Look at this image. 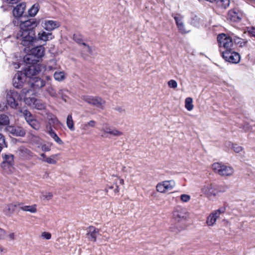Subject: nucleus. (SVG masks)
Here are the masks:
<instances>
[{
	"label": "nucleus",
	"instance_id": "f257e3e1",
	"mask_svg": "<svg viewBox=\"0 0 255 255\" xmlns=\"http://www.w3.org/2000/svg\"><path fill=\"white\" fill-rule=\"evenodd\" d=\"M30 90L24 88L21 93H19L14 89H10L6 91L5 99L6 105L11 109L18 110L20 108V102L22 99L23 95L26 96Z\"/></svg>",
	"mask_w": 255,
	"mask_h": 255
},
{
	"label": "nucleus",
	"instance_id": "f03ea898",
	"mask_svg": "<svg viewBox=\"0 0 255 255\" xmlns=\"http://www.w3.org/2000/svg\"><path fill=\"white\" fill-rule=\"evenodd\" d=\"M45 48L42 46H36L30 50L29 53L23 57L25 64L38 63L39 60L44 56Z\"/></svg>",
	"mask_w": 255,
	"mask_h": 255
},
{
	"label": "nucleus",
	"instance_id": "7ed1b4c3",
	"mask_svg": "<svg viewBox=\"0 0 255 255\" xmlns=\"http://www.w3.org/2000/svg\"><path fill=\"white\" fill-rule=\"evenodd\" d=\"M15 37L19 41H20L21 44L24 46H29L35 40V31L19 29Z\"/></svg>",
	"mask_w": 255,
	"mask_h": 255
},
{
	"label": "nucleus",
	"instance_id": "20e7f679",
	"mask_svg": "<svg viewBox=\"0 0 255 255\" xmlns=\"http://www.w3.org/2000/svg\"><path fill=\"white\" fill-rule=\"evenodd\" d=\"M217 41L222 54L234 49L232 38L226 34L222 33L218 35Z\"/></svg>",
	"mask_w": 255,
	"mask_h": 255
},
{
	"label": "nucleus",
	"instance_id": "39448f33",
	"mask_svg": "<svg viewBox=\"0 0 255 255\" xmlns=\"http://www.w3.org/2000/svg\"><path fill=\"white\" fill-rule=\"evenodd\" d=\"M212 168L215 173L222 176H230L234 172L233 167L219 162L213 163Z\"/></svg>",
	"mask_w": 255,
	"mask_h": 255
},
{
	"label": "nucleus",
	"instance_id": "423d86ee",
	"mask_svg": "<svg viewBox=\"0 0 255 255\" xmlns=\"http://www.w3.org/2000/svg\"><path fill=\"white\" fill-rule=\"evenodd\" d=\"M27 66L25 68L24 72L23 73L26 78L31 79L33 78L34 76L38 74L44 68V66L39 63L26 64Z\"/></svg>",
	"mask_w": 255,
	"mask_h": 255
},
{
	"label": "nucleus",
	"instance_id": "0eeeda50",
	"mask_svg": "<svg viewBox=\"0 0 255 255\" xmlns=\"http://www.w3.org/2000/svg\"><path fill=\"white\" fill-rule=\"evenodd\" d=\"M226 189L227 187H224L222 190H216L213 184L209 183H206L202 186L201 188V192L206 197L210 198L212 196H216L219 192H225Z\"/></svg>",
	"mask_w": 255,
	"mask_h": 255
},
{
	"label": "nucleus",
	"instance_id": "6e6552de",
	"mask_svg": "<svg viewBox=\"0 0 255 255\" xmlns=\"http://www.w3.org/2000/svg\"><path fill=\"white\" fill-rule=\"evenodd\" d=\"M100 130L102 132L101 136L105 138L108 137V134L115 136H120L123 134L122 132L117 130L115 128L111 127L107 124H104Z\"/></svg>",
	"mask_w": 255,
	"mask_h": 255
},
{
	"label": "nucleus",
	"instance_id": "1a4fd4ad",
	"mask_svg": "<svg viewBox=\"0 0 255 255\" xmlns=\"http://www.w3.org/2000/svg\"><path fill=\"white\" fill-rule=\"evenodd\" d=\"M189 216L187 209L183 208L177 207L173 212V219L178 222L186 220Z\"/></svg>",
	"mask_w": 255,
	"mask_h": 255
},
{
	"label": "nucleus",
	"instance_id": "9d476101",
	"mask_svg": "<svg viewBox=\"0 0 255 255\" xmlns=\"http://www.w3.org/2000/svg\"><path fill=\"white\" fill-rule=\"evenodd\" d=\"M83 100L88 104L102 109L106 103L104 100L99 97L86 96L83 97Z\"/></svg>",
	"mask_w": 255,
	"mask_h": 255
},
{
	"label": "nucleus",
	"instance_id": "9b49d317",
	"mask_svg": "<svg viewBox=\"0 0 255 255\" xmlns=\"http://www.w3.org/2000/svg\"><path fill=\"white\" fill-rule=\"evenodd\" d=\"M223 58L230 63L237 64L240 61V54L235 52L234 49L222 54Z\"/></svg>",
	"mask_w": 255,
	"mask_h": 255
},
{
	"label": "nucleus",
	"instance_id": "f8f14e48",
	"mask_svg": "<svg viewBox=\"0 0 255 255\" xmlns=\"http://www.w3.org/2000/svg\"><path fill=\"white\" fill-rule=\"evenodd\" d=\"M16 152L21 158L25 160L31 159L35 156L30 150L22 146L17 149Z\"/></svg>",
	"mask_w": 255,
	"mask_h": 255
},
{
	"label": "nucleus",
	"instance_id": "ddd939ff",
	"mask_svg": "<svg viewBox=\"0 0 255 255\" xmlns=\"http://www.w3.org/2000/svg\"><path fill=\"white\" fill-rule=\"evenodd\" d=\"M42 27L47 31H51L60 26V23L53 20H44L41 24Z\"/></svg>",
	"mask_w": 255,
	"mask_h": 255
},
{
	"label": "nucleus",
	"instance_id": "4468645a",
	"mask_svg": "<svg viewBox=\"0 0 255 255\" xmlns=\"http://www.w3.org/2000/svg\"><path fill=\"white\" fill-rule=\"evenodd\" d=\"M38 22L35 18H31L19 24L20 29L24 30H34V29L38 25Z\"/></svg>",
	"mask_w": 255,
	"mask_h": 255
},
{
	"label": "nucleus",
	"instance_id": "2eb2a0df",
	"mask_svg": "<svg viewBox=\"0 0 255 255\" xmlns=\"http://www.w3.org/2000/svg\"><path fill=\"white\" fill-rule=\"evenodd\" d=\"M25 78L26 77L22 72H17L12 80L13 86L16 88H21L25 81Z\"/></svg>",
	"mask_w": 255,
	"mask_h": 255
},
{
	"label": "nucleus",
	"instance_id": "dca6fc26",
	"mask_svg": "<svg viewBox=\"0 0 255 255\" xmlns=\"http://www.w3.org/2000/svg\"><path fill=\"white\" fill-rule=\"evenodd\" d=\"M6 130L14 136L23 137L25 134V129L20 127L8 126L6 128Z\"/></svg>",
	"mask_w": 255,
	"mask_h": 255
},
{
	"label": "nucleus",
	"instance_id": "f3484780",
	"mask_svg": "<svg viewBox=\"0 0 255 255\" xmlns=\"http://www.w3.org/2000/svg\"><path fill=\"white\" fill-rule=\"evenodd\" d=\"M3 158V162L1 163V166L3 168H5L7 166L9 168V170L11 171V169L13 168L12 165L14 163V156L11 154H5L4 155H2Z\"/></svg>",
	"mask_w": 255,
	"mask_h": 255
},
{
	"label": "nucleus",
	"instance_id": "a211bd4d",
	"mask_svg": "<svg viewBox=\"0 0 255 255\" xmlns=\"http://www.w3.org/2000/svg\"><path fill=\"white\" fill-rule=\"evenodd\" d=\"M29 85L34 90H39L45 85V81L39 78L34 77L29 81Z\"/></svg>",
	"mask_w": 255,
	"mask_h": 255
},
{
	"label": "nucleus",
	"instance_id": "6ab92c4d",
	"mask_svg": "<svg viewBox=\"0 0 255 255\" xmlns=\"http://www.w3.org/2000/svg\"><path fill=\"white\" fill-rule=\"evenodd\" d=\"M99 234V229L93 226H90L87 229V233L86 235V237L89 241L95 242L97 240V237Z\"/></svg>",
	"mask_w": 255,
	"mask_h": 255
},
{
	"label": "nucleus",
	"instance_id": "aec40b11",
	"mask_svg": "<svg viewBox=\"0 0 255 255\" xmlns=\"http://www.w3.org/2000/svg\"><path fill=\"white\" fill-rule=\"evenodd\" d=\"M242 13L236 8L231 9L228 13V18L233 22L240 21L242 19Z\"/></svg>",
	"mask_w": 255,
	"mask_h": 255
},
{
	"label": "nucleus",
	"instance_id": "412c9836",
	"mask_svg": "<svg viewBox=\"0 0 255 255\" xmlns=\"http://www.w3.org/2000/svg\"><path fill=\"white\" fill-rule=\"evenodd\" d=\"M175 21L176 22L177 26L179 31L182 33H186L189 31L187 30L185 27L182 21V17L180 15H176L174 17Z\"/></svg>",
	"mask_w": 255,
	"mask_h": 255
},
{
	"label": "nucleus",
	"instance_id": "4be33fe9",
	"mask_svg": "<svg viewBox=\"0 0 255 255\" xmlns=\"http://www.w3.org/2000/svg\"><path fill=\"white\" fill-rule=\"evenodd\" d=\"M25 9V4L21 3L16 5L13 9V14L15 17L22 16Z\"/></svg>",
	"mask_w": 255,
	"mask_h": 255
},
{
	"label": "nucleus",
	"instance_id": "5701e85b",
	"mask_svg": "<svg viewBox=\"0 0 255 255\" xmlns=\"http://www.w3.org/2000/svg\"><path fill=\"white\" fill-rule=\"evenodd\" d=\"M54 38V36L51 32H46L43 30L38 33L37 37L38 39L45 42L52 40Z\"/></svg>",
	"mask_w": 255,
	"mask_h": 255
},
{
	"label": "nucleus",
	"instance_id": "b1692460",
	"mask_svg": "<svg viewBox=\"0 0 255 255\" xmlns=\"http://www.w3.org/2000/svg\"><path fill=\"white\" fill-rule=\"evenodd\" d=\"M54 79L58 82H61L65 80L66 74L64 71H55L53 74Z\"/></svg>",
	"mask_w": 255,
	"mask_h": 255
},
{
	"label": "nucleus",
	"instance_id": "393cba45",
	"mask_svg": "<svg viewBox=\"0 0 255 255\" xmlns=\"http://www.w3.org/2000/svg\"><path fill=\"white\" fill-rule=\"evenodd\" d=\"M218 217L216 216L214 212L210 214L207 217L206 224L208 226H213L216 223Z\"/></svg>",
	"mask_w": 255,
	"mask_h": 255
},
{
	"label": "nucleus",
	"instance_id": "a878e982",
	"mask_svg": "<svg viewBox=\"0 0 255 255\" xmlns=\"http://www.w3.org/2000/svg\"><path fill=\"white\" fill-rule=\"evenodd\" d=\"M18 112L22 114L23 116L27 123L34 118V116L31 114V113L27 110H23L21 108H20L18 109Z\"/></svg>",
	"mask_w": 255,
	"mask_h": 255
},
{
	"label": "nucleus",
	"instance_id": "bb28decb",
	"mask_svg": "<svg viewBox=\"0 0 255 255\" xmlns=\"http://www.w3.org/2000/svg\"><path fill=\"white\" fill-rule=\"evenodd\" d=\"M96 123L94 120H91L88 123H84L82 125L81 129L84 131L87 132L89 130V128H95L96 126Z\"/></svg>",
	"mask_w": 255,
	"mask_h": 255
},
{
	"label": "nucleus",
	"instance_id": "cd10ccee",
	"mask_svg": "<svg viewBox=\"0 0 255 255\" xmlns=\"http://www.w3.org/2000/svg\"><path fill=\"white\" fill-rule=\"evenodd\" d=\"M166 191L172 189L175 186V182L173 180H166L162 182Z\"/></svg>",
	"mask_w": 255,
	"mask_h": 255
},
{
	"label": "nucleus",
	"instance_id": "c85d7f7f",
	"mask_svg": "<svg viewBox=\"0 0 255 255\" xmlns=\"http://www.w3.org/2000/svg\"><path fill=\"white\" fill-rule=\"evenodd\" d=\"M16 206V205L13 204L6 206L3 209L4 213L6 215H11L14 212Z\"/></svg>",
	"mask_w": 255,
	"mask_h": 255
},
{
	"label": "nucleus",
	"instance_id": "c756f323",
	"mask_svg": "<svg viewBox=\"0 0 255 255\" xmlns=\"http://www.w3.org/2000/svg\"><path fill=\"white\" fill-rule=\"evenodd\" d=\"M216 4L217 6L221 8L226 9L230 5V0H216Z\"/></svg>",
	"mask_w": 255,
	"mask_h": 255
},
{
	"label": "nucleus",
	"instance_id": "7c9ffc66",
	"mask_svg": "<svg viewBox=\"0 0 255 255\" xmlns=\"http://www.w3.org/2000/svg\"><path fill=\"white\" fill-rule=\"evenodd\" d=\"M9 124V119L5 114L0 115V126H8Z\"/></svg>",
	"mask_w": 255,
	"mask_h": 255
},
{
	"label": "nucleus",
	"instance_id": "2f4dec72",
	"mask_svg": "<svg viewBox=\"0 0 255 255\" xmlns=\"http://www.w3.org/2000/svg\"><path fill=\"white\" fill-rule=\"evenodd\" d=\"M28 125L35 130H38L40 128V124L38 121L33 118L27 123Z\"/></svg>",
	"mask_w": 255,
	"mask_h": 255
},
{
	"label": "nucleus",
	"instance_id": "473e14b6",
	"mask_svg": "<svg viewBox=\"0 0 255 255\" xmlns=\"http://www.w3.org/2000/svg\"><path fill=\"white\" fill-rule=\"evenodd\" d=\"M69 93V91L65 88L60 89L58 91L57 94L59 95L61 98L65 102H67V99L68 98L67 94Z\"/></svg>",
	"mask_w": 255,
	"mask_h": 255
},
{
	"label": "nucleus",
	"instance_id": "72a5a7b5",
	"mask_svg": "<svg viewBox=\"0 0 255 255\" xmlns=\"http://www.w3.org/2000/svg\"><path fill=\"white\" fill-rule=\"evenodd\" d=\"M66 125L70 130L74 131L75 130L74 122L72 119V116L71 114L68 115L67 117Z\"/></svg>",
	"mask_w": 255,
	"mask_h": 255
},
{
	"label": "nucleus",
	"instance_id": "f704fd0d",
	"mask_svg": "<svg viewBox=\"0 0 255 255\" xmlns=\"http://www.w3.org/2000/svg\"><path fill=\"white\" fill-rule=\"evenodd\" d=\"M57 68L56 62L55 60H50L47 65L45 66V70L47 71H53Z\"/></svg>",
	"mask_w": 255,
	"mask_h": 255
},
{
	"label": "nucleus",
	"instance_id": "c9c22d12",
	"mask_svg": "<svg viewBox=\"0 0 255 255\" xmlns=\"http://www.w3.org/2000/svg\"><path fill=\"white\" fill-rule=\"evenodd\" d=\"M20 208L24 211L29 212L32 213H34L37 211L36 205L31 206H22L20 207Z\"/></svg>",
	"mask_w": 255,
	"mask_h": 255
},
{
	"label": "nucleus",
	"instance_id": "e433bc0d",
	"mask_svg": "<svg viewBox=\"0 0 255 255\" xmlns=\"http://www.w3.org/2000/svg\"><path fill=\"white\" fill-rule=\"evenodd\" d=\"M185 107L188 111H191L193 110L194 106L192 98L190 97L186 98L185 101Z\"/></svg>",
	"mask_w": 255,
	"mask_h": 255
},
{
	"label": "nucleus",
	"instance_id": "4c0bfd02",
	"mask_svg": "<svg viewBox=\"0 0 255 255\" xmlns=\"http://www.w3.org/2000/svg\"><path fill=\"white\" fill-rule=\"evenodd\" d=\"M57 157V154H53L51 155L50 157H45V159H43L42 160L45 162H47L49 164H56V158Z\"/></svg>",
	"mask_w": 255,
	"mask_h": 255
},
{
	"label": "nucleus",
	"instance_id": "58836bf2",
	"mask_svg": "<svg viewBox=\"0 0 255 255\" xmlns=\"http://www.w3.org/2000/svg\"><path fill=\"white\" fill-rule=\"evenodd\" d=\"M46 91L47 93L53 98H57L58 97V94L56 93L55 89H54L51 86H49L47 87Z\"/></svg>",
	"mask_w": 255,
	"mask_h": 255
},
{
	"label": "nucleus",
	"instance_id": "ea45409f",
	"mask_svg": "<svg viewBox=\"0 0 255 255\" xmlns=\"http://www.w3.org/2000/svg\"><path fill=\"white\" fill-rule=\"evenodd\" d=\"M24 96V101L25 103V104L29 106H33L34 103L35 102L36 99L34 97H26V95H23Z\"/></svg>",
	"mask_w": 255,
	"mask_h": 255
},
{
	"label": "nucleus",
	"instance_id": "a19ab883",
	"mask_svg": "<svg viewBox=\"0 0 255 255\" xmlns=\"http://www.w3.org/2000/svg\"><path fill=\"white\" fill-rule=\"evenodd\" d=\"M32 107H33L37 110H42L45 108V106L40 101L36 99L35 102L34 103Z\"/></svg>",
	"mask_w": 255,
	"mask_h": 255
},
{
	"label": "nucleus",
	"instance_id": "79ce46f5",
	"mask_svg": "<svg viewBox=\"0 0 255 255\" xmlns=\"http://www.w3.org/2000/svg\"><path fill=\"white\" fill-rule=\"evenodd\" d=\"M73 39L79 44H82L84 43L83 41V36L80 34H74L73 36Z\"/></svg>",
	"mask_w": 255,
	"mask_h": 255
},
{
	"label": "nucleus",
	"instance_id": "37998d69",
	"mask_svg": "<svg viewBox=\"0 0 255 255\" xmlns=\"http://www.w3.org/2000/svg\"><path fill=\"white\" fill-rule=\"evenodd\" d=\"M50 136L58 144H62L63 143L62 140L59 137L55 131H51Z\"/></svg>",
	"mask_w": 255,
	"mask_h": 255
},
{
	"label": "nucleus",
	"instance_id": "c03bdc74",
	"mask_svg": "<svg viewBox=\"0 0 255 255\" xmlns=\"http://www.w3.org/2000/svg\"><path fill=\"white\" fill-rule=\"evenodd\" d=\"M38 11V9L37 6H36L35 5H33L31 6V7L28 10V13L29 15L33 16H35Z\"/></svg>",
	"mask_w": 255,
	"mask_h": 255
},
{
	"label": "nucleus",
	"instance_id": "a18cd8bd",
	"mask_svg": "<svg viewBox=\"0 0 255 255\" xmlns=\"http://www.w3.org/2000/svg\"><path fill=\"white\" fill-rule=\"evenodd\" d=\"M156 188V190L160 193H165L167 191L162 182L158 183Z\"/></svg>",
	"mask_w": 255,
	"mask_h": 255
},
{
	"label": "nucleus",
	"instance_id": "49530a36",
	"mask_svg": "<svg viewBox=\"0 0 255 255\" xmlns=\"http://www.w3.org/2000/svg\"><path fill=\"white\" fill-rule=\"evenodd\" d=\"M226 208L224 207H222L219 209L215 211L214 213L218 217V218L220 217L221 214L225 212Z\"/></svg>",
	"mask_w": 255,
	"mask_h": 255
},
{
	"label": "nucleus",
	"instance_id": "de8ad7c7",
	"mask_svg": "<svg viewBox=\"0 0 255 255\" xmlns=\"http://www.w3.org/2000/svg\"><path fill=\"white\" fill-rule=\"evenodd\" d=\"M180 199L183 202H187L190 200V196L187 194H182L180 196Z\"/></svg>",
	"mask_w": 255,
	"mask_h": 255
},
{
	"label": "nucleus",
	"instance_id": "09e8293b",
	"mask_svg": "<svg viewBox=\"0 0 255 255\" xmlns=\"http://www.w3.org/2000/svg\"><path fill=\"white\" fill-rule=\"evenodd\" d=\"M232 148L235 152L239 153L241 152L243 148L242 146H239L237 144H233Z\"/></svg>",
	"mask_w": 255,
	"mask_h": 255
},
{
	"label": "nucleus",
	"instance_id": "8fccbe9b",
	"mask_svg": "<svg viewBox=\"0 0 255 255\" xmlns=\"http://www.w3.org/2000/svg\"><path fill=\"white\" fill-rule=\"evenodd\" d=\"M168 86L171 88H176L177 87V83L176 81L174 80H170L168 82Z\"/></svg>",
	"mask_w": 255,
	"mask_h": 255
},
{
	"label": "nucleus",
	"instance_id": "3c124183",
	"mask_svg": "<svg viewBox=\"0 0 255 255\" xmlns=\"http://www.w3.org/2000/svg\"><path fill=\"white\" fill-rule=\"evenodd\" d=\"M6 235V231L3 230V229H1L0 228V240H3L5 239Z\"/></svg>",
	"mask_w": 255,
	"mask_h": 255
},
{
	"label": "nucleus",
	"instance_id": "603ef678",
	"mask_svg": "<svg viewBox=\"0 0 255 255\" xmlns=\"http://www.w3.org/2000/svg\"><path fill=\"white\" fill-rule=\"evenodd\" d=\"M41 237L46 240H49L51 238V235L48 232H43L41 234Z\"/></svg>",
	"mask_w": 255,
	"mask_h": 255
},
{
	"label": "nucleus",
	"instance_id": "864d4df0",
	"mask_svg": "<svg viewBox=\"0 0 255 255\" xmlns=\"http://www.w3.org/2000/svg\"><path fill=\"white\" fill-rule=\"evenodd\" d=\"M82 45L85 47L86 51H87L91 54H92L93 51L91 47H90L89 45L87 44L86 43H82Z\"/></svg>",
	"mask_w": 255,
	"mask_h": 255
},
{
	"label": "nucleus",
	"instance_id": "5fc2aeb1",
	"mask_svg": "<svg viewBox=\"0 0 255 255\" xmlns=\"http://www.w3.org/2000/svg\"><path fill=\"white\" fill-rule=\"evenodd\" d=\"M53 195L51 193H46L45 194L42 195V197L47 200H49L52 198Z\"/></svg>",
	"mask_w": 255,
	"mask_h": 255
},
{
	"label": "nucleus",
	"instance_id": "6e6d98bb",
	"mask_svg": "<svg viewBox=\"0 0 255 255\" xmlns=\"http://www.w3.org/2000/svg\"><path fill=\"white\" fill-rule=\"evenodd\" d=\"M170 229L172 232L177 233L178 232H180V231H181L182 230V228L180 227L179 228H178L175 227L174 226H172L170 227Z\"/></svg>",
	"mask_w": 255,
	"mask_h": 255
},
{
	"label": "nucleus",
	"instance_id": "4d7b16f0",
	"mask_svg": "<svg viewBox=\"0 0 255 255\" xmlns=\"http://www.w3.org/2000/svg\"><path fill=\"white\" fill-rule=\"evenodd\" d=\"M41 149L42 151H49L51 149L50 147L46 144L43 145L41 147Z\"/></svg>",
	"mask_w": 255,
	"mask_h": 255
},
{
	"label": "nucleus",
	"instance_id": "13d9d810",
	"mask_svg": "<svg viewBox=\"0 0 255 255\" xmlns=\"http://www.w3.org/2000/svg\"><path fill=\"white\" fill-rule=\"evenodd\" d=\"M115 110L121 113L125 112V110L121 107H118L115 108Z\"/></svg>",
	"mask_w": 255,
	"mask_h": 255
},
{
	"label": "nucleus",
	"instance_id": "bf43d9fd",
	"mask_svg": "<svg viewBox=\"0 0 255 255\" xmlns=\"http://www.w3.org/2000/svg\"><path fill=\"white\" fill-rule=\"evenodd\" d=\"M46 130H47V133H48L49 135H50V133L51 132V131H54L52 129V128H51V126H47V127H46Z\"/></svg>",
	"mask_w": 255,
	"mask_h": 255
},
{
	"label": "nucleus",
	"instance_id": "052dcab7",
	"mask_svg": "<svg viewBox=\"0 0 255 255\" xmlns=\"http://www.w3.org/2000/svg\"><path fill=\"white\" fill-rule=\"evenodd\" d=\"M7 237L9 238L10 240H14V237H15V235H14V233H10L8 236Z\"/></svg>",
	"mask_w": 255,
	"mask_h": 255
},
{
	"label": "nucleus",
	"instance_id": "680f3d73",
	"mask_svg": "<svg viewBox=\"0 0 255 255\" xmlns=\"http://www.w3.org/2000/svg\"><path fill=\"white\" fill-rule=\"evenodd\" d=\"M237 42H238V43H240L241 45H242L243 44H245L246 43L243 39H241L240 38H237Z\"/></svg>",
	"mask_w": 255,
	"mask_h": 255
},
{
	"label": "nucleus",
	"instance_id": "e2e57ef3",
	"mask_svg": "<svg viewBox=\"0 0 255 255\" xmlns=\"http://www.w3.org/2000/svg\"><path fill=\"white\" fill-rule=\"evenodd\" d=\"M13 23L14 25H18L19 24V21L17 18H15L13 20Z\"/></svg>",
	"mask_w": 255,
	"mask_h": 255
},
{
	"label": "nucleus",
	"instance_id": "0e129e2a",
	"mask_svg": "<svg viewBox=\"0 0 255 255\" xmlns=\"http://www.w3.org/2000/svg\"><path fill=\"white\" fill-rule=\"evenodd\" d=\"M51 120L53 121V124H58L59 123V121L56 118H52Z\"/></svg>",
	"mask_w": 255,
	"mask_h": 255
},
{
	"label": "nucleus",
	"instance_id": "69168bd1",
	"mask_svg": "<svg viewBox=\"0 0 255 255\" xmlns=\"http://www.w3.org/2000/svg\"><path fill=\"white\" fill-rule=\"evenodd\" d=\"M250 32L255 37V28H253L251 31H250Z\"/></svg>",
	"mask_w": 255,
	"mask_h": 255
},
{
	"label": "nucleus",
	"instance_id": "338daca9",
	"mask_svg": "<svg viewBox=\"0 0 255 255\" xmlns=\"http://www.w3.org/2000/svg\"><path fill=\"white\" fill-rule=\"evenodd\" d=\"M251 128L250 127H249L248 126H246L245 127V131H249L250 130H251Z\"/></svg>",
	"mask_w": 255,
	"mask_h": 255
},
{
	"label": "nucleus",
	"instance_id": "774afa93",
	"mask_svg": "<svg viewBox=\"0 0 255 255\" xmlns=\"http://www.w3.org/2000/svg\"><path fill=\"white\" fill-rule=\"evenodd\" d=\"M118 180H119V182L120 184L123 185L124 184V181L123 179H119Z\"/></svg>",
	"mask_w": 255,
	"mask_h": 255
}]
</instances>
